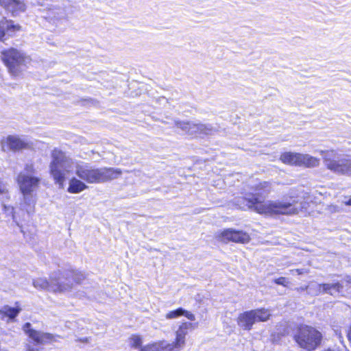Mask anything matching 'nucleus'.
<instances>
[{
    "label": "nucleus",
    "mask_w": 351,
    "mask_h": 351,
    "mask_svg": "<svg viewBox=\"0 0 351 351\" xmlns=\"http://www.w3.org/2000/svg\"><path fill=\"white\" fill-rule=\"evenodd\" d=\"M138 351H165L162 341L153 342L142 346Z\"/></svg>",
    "instance_id": "b1692460"
},
{
    "label": "nucleus",
    "mask_w": 351,
    "mask_h": 351,
    "mask_svg": "<svg viewBox=\"0 0 351 351\" xmlns=\"http://www.w3.org/2000/svg\"><path fill=\"white\" fill-rule=\"evenodd\" d=\"M345 205L346 206H351V196L349 197V199L344 202Z\"/></svg>",
    "instance_id": "2f4dec72"
},
{
    "label": "nucleus",
    "mask_w": 351,
    "mask_h": 351,
    "mask_svg": "<svg viewBox=\"0 0 351 351\" xmlns=\"http://www.w3.org/2000/svg\"><path fill=\"white\" fill-rule=\"evenodd\" d=\"M176 126L189 135L205 134L208 130L206 125L190 121H178L176 123Z\"/></svg>",
    "instance_id": "2eb2a0df"
},
{
    "label": "nucleus",
    "mask_w": 351,
    "mask_h": 351,
    "mask_svg": "<svg viewBox=\"0 0 351 351\" xmlns=\"http://www.w3.org/2000/svg\"><path fill=\"white\" fill-rule=\"evenodd\" d=\"M273 282L276 284V285H281L284 287H287L289 286V285L290 284V282L288 278H287L286 277H279V278H275Z\"/></svg>",
    "instance_id": "bb28decb"
},
{
    "label": "nucleus",
    "mask_w": 351,
    "mask_h": 351,
    "mask_svg": "<svg viewBox=\"0 0 351 351\" xmlns=\"http://www.w3.org/2000/svg\"><path fill=\"white\" fill-rule=\"evenodd\" d=\"M25 351H39V350L34 348H29Z\"/></svg>",
    "instance_id": "473e14b6"
},
{
    "label": "nucleus",
    "mask_w": 351,
    "mask_h": 351,
    "mask_svg": "<svg viewBox=\"0 0 351 351\" xmlns=\"http://www.w3.org/2000/svg\"><path fill=\"white\" fill-rule=\"evenodd\" d=\"M251 204L256 205L255 212L261 215H297L299 209L293 206L291 203L273 202V201H258L257 198L253 199Z\"/></svg>",
    "instance_id": "39448f33"
},
{
    "label": "nucleus",
    "mask_w": 351,
    "mask_h": 351,
    "mask_svg": "<svg viewBox=\"0 0 351 351\" xmlns=\"http://www.w3.org/2000/svg\"><path fill=\"white\" fill-rule=\"evenodd\" d=\"M308 270H305L304 269H291L290 270V272L291 274H293V273H296L298 275H302L305 273H308Z\"/></svg>",
    "instance_id": "c85d7f7f"
},
{
    "label": "nucleus",
    "mask_w": 351,
    "mask_h": 351,
    "mask_svg": "<svg viewBox=\"0 0 351 351\" xmlns=\"http://www.w3.org/2000/svg\"><path fill=\"white\" fill-rule=\"evenodd\" d=\"M51 160L49 164V173L56 184L62 187L66 180V168L69 166L71 159L59 148H54L51 152Z\"/></svg>",
    "instance_id": "20e7f679"
},
{
    "label": "nucleus",
    "mask_w": 351,
    "mask_h": 351,
    "mask_svg": "<svg viewBox=\"0 0 351 351\" xmlns=\"http://www.w3.org/2000/svg\"><path fill=\"white\" fill-rule=\"evenodd\" d=\"M87 188L88 186L83 182L73 178L70 180L67 191L70 193H79Z\"/></svg>",
    "instance_id": "6ab92c4d"
},
{
    "label": "nucleus",
    "mask_w": 351,
    "mask_h": 351,
    "mask_svg": "<svg viewBox=\"0 0 351 351\" xmlns=\"http://www.w3.org/2000/svg\"><path fill=\"white\" fill-rule=\"evenodd\" d=\"M337 173L342 175L351 174V158L340 160Z\"/></svg>",
    "instance_id": "4be33fe9"
},
{
    "label": "nucleus",
    "mask_w": 351,
    "mask_h": 351,
    "mask_svg": "<svg viewBox=\"0 0 351 351\" xmlns=\"http://www.w3.org/2000/svg\"><path fill=\"white\" fill-rule=\"evenodd\" d=\"M56 275L50 276L49 280L45 278H38L33 280V285L38 289L51 291L53 293H64L71 287V285L64 284L60 280L62 272L58 270Z\"/></svg>",
    "instance_id": "6e6552de"
},
{
    "label": "nucleus",
    "mask_w": 351,
    "mask_h": 351,
    "mask_svg": "<svg viewBox=\"0 0 351 351\" xmlns=\"http://www.w3.org/2000/svg\"><path fill=\"white\" fill-rule=\"evenodd\" d=\"M87 274L84 272L75 269H69L66 271V278H71L72 281L64 282V284L71 285L67 291L71 290L75 285H80L86 279Z\"/></svg>",
    "instance_id": "f3484780"
},
{
    "label": "nucleus",
    "mask_w": 351,
    "mask_h": 351,
    "mask_svg": "<svg viewBox=\"0 0 351 351\" xmlns=\"http://www.w3.org/2000/svg\"><path fill=\"white\" fill-rule=\"evenodd\" d=\"M130 346L134 349H140L143 346V339L138 334H132L129 337Z\"/></svg>",
    "instance_id": "393cba45"
},
{
    "label": "nucleus",
    "mask_w": 351,
    "mask_h": 351,
    "mask_svg": "<svg viewBox=\"0 0 351 351\" xmlns=\"http://www.w3.org/2000/svg\"><path fill=\"white\" fill-rule=\"evenodd\" d=\"M293 339L300 348L306 351H313L321 346L323 335L312 326L300 324L293 335Z\"/></svg>",
    "instance_id": "7ed1b4c3"
},
{
    "label": "nucleus",
    "mask_w": 351,
    "mask_h": 351,
    "mask_svg": "<svg viewBox=\"0 0 351 351\" xmlns=\"http://www.w3.org/2000/svg\"><path fill=\"white\" fill-rule=\"evenodd\" d=\"M346 337L350 343H351V324L346 330Z\"/></svg>",
    "instance_id": "c756f323"
},
{
    "label": "nucleus",
    "mask_w": 351,
    "mask_h": 351,
    "mask_svg": "<svg viewBox=\"0 0 351 351\" xmlns=\"http://www.w3.org/2000/svg\"><path fill=\"white\" fill-rule=\"evenodd\" d=\"M338 285L339 283H337L335 285L322 283L319 285V287L322 288L324 292H327L332 289H335Z\"/></svg>",
    "instance_id": "cd10ccee"
},
{
    "label": "nucleus",
    "mask_w": 351,
    "mask_h": 351,
    "mask_svg": "<svg viewBox=\"0 0 351 351\" xmlns=\"http://www.w3.org/2000/svg\"><path fill=\"white\" fill-rule=\"evenodd\" d=\"M279 160L286 165L304 168H314L319 165V159L306 154L292 152L281 153Z\"/></svg>",
    "instance_id": "0eeeda50"
},
{
    "label": "nucleus",
    "mask_w": 351,
    "mask_h": 351,
    "mask_svg": "<svg viewBox=\"0 0 351 351\" xmlns=\"http://www.w3.org/2000/svg\"><path fill=\"white\" fill-rule=\"evenodd\" d=\"M0 58L8 72L12 77L19 76L27 68V64L31 61V58L25 53L12 47L1 50Z\"/></svg>",
    "instance_id": "f257e3e1"
},
{
    "label": "nucleus",
    "mask_w": 351,
    "mask_h": 351,
    "mask_svg": "<svg viewBox=\"0 0 351 351\" xmlns=\"http://www.w3.org/2000/svg\"><path fill=\"white\" fill-rule=\"evenodd\" d=\"M194 328V326L192 323L190 322H182L178 327L176 334L183 337H186V335L188 334L189 330Z\"/></svg>",
    "instance_id": "a878e982"
},
{
    "label": "nucleus",
    "mask_w": 351,
    "mask_h": 351,
    "mask_svg": "<svg viewBox=\"0 0 351 351\" xmlns=\"http://www.w3.org/2000/svg\"><path fill=\"white\" fill-rule=\"evenodd\" d=\"M271 317L269 310L261 307L241 313L237 318V323L243 330L249 331L252 329L255 323L266 322Z\"/></svg>",
    "instance_id": "423d86ee"
},
{
    "label": "nucleus",
    "mask_w": 351,
    "mask_h": 351,
    "mask_svg": "<svg viewBox=\"0 0 351 351\" xmlns=\"http://www.w3.org/2000/svg\"><path fill=\"white\" fill-rule=\"evenodd\" d=\"M25 171L27 173H19L16 182L20 188L21 193L24 195H30L35 191L39 186L40 179L38 177H34L28 175L27 173H34L35 169L32 164H27L25 166Z\"/></svg>",
    "instance_id": "1a4fd4ad"
},
{
    "label": "nucleus",
    "mask_w": 351,
    "mask_h": 351,
    "mask_svg": "<svg viewBox=\"0 0 351 351\" xmlns=\"http://www.w3.org/2000/svg\"><path fill=\"white\" fill-rule=\"evenodd\" d=\"M322 156L323 162L326 167L334 173H337L340 163V160L337 159V153L334 149L321 150L319 152Z\"/></svg>",
    "instance_id": "dca6fc26"
},
{
    "label": "nucleus",
    "mask_w": 351,
    "mask_h": 351,
    "mask_svg": "<svg viewBox=\"0 0 351 351\" xmlns=\"http://www.w3.org/2000/svg\"><path fill=\"white\" fill-rule=\"evenodd\" d=\"M2 146H6L7 149L12 152H19L32 148L31 143L21 139L20 137L14 135H8L2 140Z\"/></svg>",
    "instance_id": "ddd939ff"
},
{
    "label": "nucleus",
    "mask_w": 351,
    "mask_h": 351,
    "mask_svg": "<svg viewBox=\"0 0 351 351\" xmlns=\"http://www.w3.org/2000/svg\"><path fill=\"white\" fill-rule=\"evenodd\" d=\"M6 192L4 185L0 182V195H3Z\"/></svg>",
    "instance_id": "7c9ffc66"
},
{
    "label": "nucleus",
    "mask_w": 351,
    "mask_h": 351,
    "mask_svg": "<svg viewBox=\"0 0 351 351\" xmlns=\"http://www.w3.org/2000/svg\"><path fill=\"white\" fill-rule=\"evenodd\" d=\"M272 183L270 181H261L253 186L255 193H248L242 197L243 203L247 208L255 211L256 205L251 204L254 197L260 202L265 201L266 196L271 191Z\"/></svg>",
    "instance_id": "9d476101"
},
{
    "label": "nucleus",
    "mask_w": 351,
    "mask_h": 351,
    "mask_svg": "<svg viewBox=\"0 0 351 351\" xmlns=\"http://www.w3.org/2000/svg\"><path fill=\"white\" fill-rule=\"evenodd\" d=\"M25 327L28 328V329L25 330L26 335H27L28 337L32 339L34 343L36 345L45 344L54 341V336L52 334L48 332H43L41 331L31 328L30 323H26L25 324Z\"/></svg>",
    "instance_id": "4468645a"
},
{
    "label": "nucleus",
    "mask_w": 351,
    "mask_h": 351,
    "mask_svg": "<svg viewBox=\"0 0 351 351\" xmlns=\"http://www.w3.org/2000/svg\"><path fill=\"white\" fill-rule=\"evenodd\" d=\"M76 175L87 183L106 182L117 178L122 173L121 170L114 168H93L88 165H79L76 168Z\"/></svg>",
    "instance_id": "f03ea898"
},
{
    "label": "nucleus",
    "mask_w": 351,
    "mask_h": 351,
    "mask_svg": "<svg viewBox=\"0 0 351 351\" xmlns=\"http://www.w3.org/2000/svg\"><path fill=\"white\" fill-rule=\"evenodd\" d=\"M21 308L18 307H10L9 306H4L3 309L0 311V314L3 317H6L10 319H14L20 313Z\"/></svg>",
    "instance_id": "5701e85b"
},
{
    "label": "nucleus",
    "mask_w": 351,
    "mask_h": 351,
    "mask_svg": "<svg viewBox=\"0 0 351 351\" xmlns=\"http://www.w3.org/2000/svg\"><path fill=\"white\" fill-rule=\"evenodd\" d=\"M216 238L219 241L223 243L246 244L251 241V237L247 232L234 228H226L220 231L217 234Z\"/></svg>",
    "instance_id": "9b49d317"
},
{
    "label": "nucleus",
    "mask_w": 351,
    "mask_h": 351,
    "mask_svg": "<svg viewBox=\"0 0 351 351\" xmlns=\"http://www.w3.org/2000/svg\"><path fill=\"white\" fill-rule=\"evenodd\" d=\"M22 30V27L13 20L3 17L0 20V42H4L8 37H13L15 33Z\"/></svg>",
    "instance_id": "f8f14e48"
},
{
    "label": "nucleus",
    "mask_w": 351,
    "mask_h": 351,
    "mask_svg": "<svg viewBox=\"0 0 351 351\" xmlns=\"http://www.w3.org/2000/svg\"><path fill=\"white\" fill-rule=\"evenodd\" d=\"M288 334V331L287 330H285L282 334V336H285V335H287Z\"/></svg>",
    "instance_id": "72a5a7b5"
},
{
    "label": "nucleus",
    "mask_w": 351,
    "mask_h": 351,
    "mask_svg": "<svg viewBox=\"0 0 351 351\" xmlns=\"http://www.w3.org/2000/svg\"><path fill=\"white\" fill-rule=\"evenodd\" d=\"M185 343V338L176 334V338L172 343H163L165 351H178Z\"/></svg>",
    "instance_id": "aec40b11"
},
{
    "label": "nucleus",
    "mask_w": 351,
    "mask_h": 351,
    "mask_svg": "<svg viewBox=\"0 0 351 351\" xmlns=\"http://www.w3.org/2000/svg\"><path fill=\"white\" fill-rule=\"evenodd\" d=\"M181 316H184L191 321L195 319V316L193 313L181 307L170 311L165 315V317L168 319H175Z\"/></svg>",
    "instance_id": "a211bd4d"
},
{
    "label": "nucleus",
    "mask_w": 351,
    "mask_h": 351,
    "mask_svg": "<svg viewBox=\"0 0 351 351\" xmlns=\"http://www.w3.org/2000/svg\"><path fill=\"white\" fill-rule=\"evenodd\" d=\"M5 9L9 10L12 15H14L18 12H23L25 10V5L23 2L19 0H10L8 1Z\"/></svg>",
    "instance_id": "412c9836"
}]
</instances>
